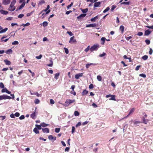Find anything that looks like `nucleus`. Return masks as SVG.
Wrapping results in <instances>:
<instances>
[{
	"instance_id": "nucleus-1",
	"label": "nucleus",
	"mask_w": 153,
	"mask_h": 153,
	"mask_svg": "<svg viewBox=\"0 0 153 153\" xmlns=\"http://www.w3.org/2000/svg\"><path fill=\"white\" fill-rule=\"evenodd\" d=\"M130 122V125L133 127H136L139 125V124L142 122L140 121H137L136 120H132Z\"/></svg>"
},
{
	"instance_id": "nucleus-2",
	"label": "nucleus",
	"mask_w": 153,
	"mask_h": 153,
	"mask_svg": "<svg viewBox=\"0 0 153 153\" xmlns=\"http://www.w3.org/2000/svg\"><path fill=\"white\" fill-rule=\"evenodd\" d=\"M99 45L98 44L94 45L90 48V51H96L99 48Z\"/></svg>"
},
{
	"instance_id": "nucleus-3",
	"label": "nucleus",
	"mask_w": 153,
	"mask_h": 153,
	"mask_svg": "<svg viewBox=\"0 0 153 153\" xmlns=\"http://www.w3.org/2000/svg\"><path fill=\"white\" fill-rule=\"evenodd\" d=\"M75 100H66L65 102L64 105L65 106H68L70 104L74 102H75Z\"/></svg>"
},
{
	"instance_id": "nucleus-4",
	"label": "nucleus",
	"mask_w": 153,
	"mask_h": 153,
	"mask_svg": "<svg viewBox=\"0 0 153 153\" xmlns=\"http://www.w3.org/2000/svg\"><path fill=\"white\" fill-rule=\"evenodd\" d=\"M7 99H11V97L10 96L5 94L0 96V100Z\"/></svg>"
},
{
	"instance_id": "nucleus-5",
	"label": "nucleus",
	"mask_w": 153,
	"mask_h": 153,
	"mask_svg": "<svg viewBox=\"0 0 153 153\" xmlns=\"http://www.w3.org/2000/svg\"><path fill=\"white\" fill-rule=\"evenodd\" d=\"M16 7L13 5L10 4L8 10L10 11H13L15 10Z\"/></svg>"
},
{
	"instance_id": "nucleus-6",
	"label": "nucleus",
	"mask_w": 153,
	"mask_h": 153,
	"mask_svg": "<svg viewBox=\"0 0 153 153\" xmlns=\"http://www.w3.org/2000/svg\"><path fill=\"white\" fill-rule=\"evenodd\" d=\"M10 2V0H2V4L4 5L8 4Z\"/></svg>"
},
{
	"instance_id": "nucleus-7",
	"label": "nucleus",
	"mask_w": 153,
	"mask_h": 153,
	"mask_svg": "<svg viewBox=\"0 0 153 153\" xmlns=\"http://www.w3.org/2000/svg\"><path fill=\"white\" fill-rule=\"evenodd\" d=\"M86 15L85 13H83L80 14L79 16L77 17V19L78 20H80L82 18L84 17Z\"/></svg>"
},
{
	"instance_id": "nucleus-8",
	"label": "nucleus",
	"mask_w": 153,
	"mask_h": 153,
	"mask_svg": "<svg viewBox=\"0 0 153 153\" xmlns=\"http://www.w3.org/2000/svg\"><path fill=\"white\" fill-rule=\"evenodd\" d=\"M102 2V1L101 2H95L94 4V7H100V5L101 3V2Z\"/></svg>"
},
{
	"instance_id": "nucleus-9",
	"label": "nucleus",
	"mask_w": 153,
	"mask_h": 153,
	"mask_svg": "<svg viewBox=\"0 0 153 153\" xmlns=\"http://www.w3.org/2000/svg\"><path fill=\"white\" fill-rule=\"evenodd\" d=\"M83 75V73H82L78 74L75 75V78L76 79H78L79 78V77L82 76Z\"/></svg>"
},
{
	"instance_id": "nucleus-10",
	"label": "nucleus",
	"mask_w": 153,
	"mask_h": 153,
	"mask_svg": "<svg viewBox=\"0 0 153 153\" xmlns=\"http://www.w3.org/2000/svg\"><path fill=\"white\" fill-rule=\"evenodd\" d=\"M1 92L2 93L6 92L7 93L10 94L11 93V92L9 91L6 88H4L1 90Z\"/></svg>"
},
{
	"instance_id": "nucleus-11",
	"label": "nucleus",
	"mask_w": 153,
	"mask_h": 153,
	"mask_svg": "<svg viewBox=\"0 0 153 153\" xmlns=\"http://www.w3.org/2000/svg\"><path fill=\"white\" fill-rule=\"evenodd\" d=\"M25 4V2L24 1L22 3L21 5L18 8H17L16 10V11H17L18 10H20L23 7H24Z\"/></svg>"
},
{
	"instance_id": "nucleus-12",
	"label": "nucleus",
	"mask_w": 153,
	"mask_h": 153,
	"mask_svg": "<svg viewBox=\"0 0 153 153\" xmlns=\"http://www.w3.org/2000/svg\"><path fill=\"white\" fill-rule=\"evenodd\" d=\"M97 26V24L95 23H93L91 24H90L88 25H87L86 26V27H96Z\"/></svg>"
},
{
	"instance_id": "nucleus-13",
	"label": "nucleus",
	"mask_w": 153,
	"mask_h": 153,
	"mask_svg": "<svg viewBox=\"0 0 153 153\" xmlns=\"http://www.w3.org/2000/svg\"><path fill=\"white\" fill-rule=\"evenodd\" d=\"M42 131L44 133H48L49 132V130L48 128H42Z\"/></svg>"
},
{
	"instance_id": "nucleus-14",
	"label": "nucleus",
	"mask_w": 153,
	"mask_h": 153,
	"mask_svg": "<svg viewBox=\"0 0 153 153\" xmlns=\"http://www.w3.org/2000/svg\"><path fill=\"white\" fill-rule=\"evenodd\" d=\"M143 123L145 124H147V123L149 121V120L147 119H146L144 117H143L142 119Z\"/></svg>"
},
{
	"instance_id": "nucleus-15",
	"label": "nucleus",
	"mask_w": 153,
	"mask_h": 153,
	"mask_svg": "<svg viewBox=\"0 0 153 153\" xmlns=\"http://www.w3.org/2000/svg\"><path fill=\"white\" fill-rule=\"evenodd\" d=\"M151 32L149 30H146L145 32L144 35L148 36L151 33Z\"/></svg>"
},
{
	"instance_id": "nucleus-16",
	"label": "nucleus",
	"mask_w": 153,
	"mask_h": 153,
	"mask_svg": "<svg viewBox=\"0 0 153 153\" xmlns=\"http://www.w3.org/2000/svg\"><path fill=\"white\" fill-rule=\"evenodd\" d=\"M0 12L1 14L4 15H7L8 13V12L6 11L1 10H0Z\"/></svg>"
},
{
	"instance_id": "nucleus-17",
	"label": "nucleus",
	"mask_w": 153,
	"mask_h": 153,
	"mask_svg": "<svg viewBox=\"0 0 153 153\" xmlns=\"http://www.w3.org/2000/svg\"><path fill=\"white\" fill-rule=\"evenodd\" d=\"M134 111V108H132L130 111L129 112V113L126 116V117H125L123 118H123H126L127 117H128L129 115L131 114Z\"/></svg>"
},
{
	"instance_id": "nucleus-18",
	"label": "nucleus",
	"mask_w": 153,
	"mask_h": 153,
	"mask_svg": "<svg viewBox=\"0 0 153 153\" xmlns=\"http://www.w3.org/2000/svg\"><path fill=\"white\" fill-rule=\"evenodd\" d=\"M75 42H76V40L74 39V36H73L70 38L69 42L70 43H74Z\"/></svg>"
},
{
	"instance_id": "nucleus-19",
	"label": "nucleus",
	"mask_w": 153,
	"mask_h": 153,
	"mask_svg": "<svg viewBox=\"0 0 153 153\" xmlns=\"http://www.w3.org/2000/svg\"><path fill=\"white\" fill-rule=\"evenodd\" d=\"M4 62H5L6 65H10L11 64V62L7 59L4 60Z\"/></svg>"
},
{
	"instance_id": "nucleus-20",
	"label": "nucleus",
	"mask_w": 153,
	"mask_h": 153,
	"mask_svg": "<svg viewBox=\"0 0 153 153\" xmlns=\"http://www.w3.org/2000/svg\"><path fill=\"white\" fill-rule=\"evenodd\" d=\"M8 30V28H5L4 29H2L0 31V33H5Z\"/></svg>"
},
{
	"instance_id": "nucleus-21",
	"label": "nucleus",
	"mask_w": 153,
	"mask_h": 153,
	"mask_svg": "<svg viewBox=\"0 0 153 153\" xmlns=\"http://www.w3.org/2000/svg\"><path fill=\"white\" fill-rule=\"evenodd\" d=\"M98 18V15L96 16L94 18L91 19V21L93 22H94Z\"/></svg>"
},
{
	"instance_id": "nucleus-22",
	"label": "nucleus",
	"mask_w": 153,
	"mask_h": 153,
	"mask_svg": "<svg viewBox=\"0 0 153 153\" xmlns=\"http://www.w3.org/2000/svg\"><path fill=\"white\" fill-rule=\"evenodd\" d=\"M50 62H51V64H47V66H49V67H52L53 65V62L52 59L51 58V59L50 60Z\"/></svg>"
},
{
	"instance_id": "nucleus-23",
	"label": "nucleus",
	"mask_w": 153,
	"mask_h": 153,
	"mask_svg": "<svg viewBox=\"0 0 153 153\" xmlns=\"http://www.w3.org/2000/svg\"><path fill=\"white\" fill-rule=\"evenodd\" d=\"M106 39L105 38L102 37L101 38V44L102 45H103L104 44L105 41Z\"/></svg>"
},
{
	"instance_id": "nucleus-24",
	"label": "nucleus",
	"mask_w": 153,
	"mask_h": 153,
	"mask_svg": "<svg viewBox=\"0 0 153 153\" xmlns=\"http://www.w3.org/2000/svg\"><path fill=\"white\" fill-rule=\"evenodd\" d=\"M88 93V91L85 89L82 92V95H85L87 94Z\"/></svg>"
},
{
	"instance_id": "nucleus-25",
	"label": "nucleus",
	"mask_w": 153,
	"mask_h": 153,
	"mask_svg": "<svg viewBox=\"0 0 153 153\" xmlns=\"http://www.w3.org/2000/svg\"><path fill=\"white\" fill-rule=\"evenodd\" d=\"M12 52V49H10L6 51V53L8 54H10V53H11Z\"/></svg>"
},
{
	"instance_id": "nucleus-26",
	"label": "nucleus",
	"mask_w": 153,
	"mask_h": 153,
	"mask_svg": "<svg viewBox=\"0 0 153 153\" xmlns=\"http://www.w3.org/2000/svg\"><path fill=\"white\" fill-rule=\"evenodd\" d=\"M31 117L33 119H34L36 117L35 111L30 115Z\"/></svg>"
},
{
	"instance_id": "nucleus-27",
	"label": "nucleus",
	"mask_w": 153,
	"mask_h": 153,
	"mask_svg": "<svg viewBox=\"0 0 153 153\" xmlns=\"http://www.w3.org/2000/svg\"><path fill=\"white\" fill-rule=\"evenodd\" d=\"M34 132L36 134H38L39 133V131L38 130V129L37 128H35L33 129Z\"/></svg>"
},
{
	"instance_id": "nucleus-28",
	"label": "nucleus",
	"mask_w": 153,
	"mask_h": 153,
	"mask_svg": "<svg viewBox=\"0 0 153 153\" xmlns=\"http://www.w3.org/2000/svg\"><path fill=\"white\" fill-rule=\"evenodd\" d=\"M35 126L36 127V128H37L38 129L40 130L42 129V128L41 127V126H42L41 124L40 125L36 124L35 125Z\"/></svg>"
},
{
	"instance_id": "nucleus-29",
	"label": "nucleus",
	"mask_w": 153,
	"mask_h": 153,
	"mask_svg": "<svg viewBox=\"0 0 153 153\" xmlns=\"http://www.w3.org/2000/svg\"><path fill=\"white\" fill-rule=\"evenodd\" d=\"M81 11L83 13H85L88 12V9L86 8L85 9H81Z\"/></svg>"
},
{
	"instance_id": "nucleus-30",
	"label": "nucleus",
	"mask_w": 153,
	"mask_h": 153,
	"mask_svg": "<svg viewBox=\"0 0 153 153\" xmlns=\"http://www.w3.org/2000/svg\"><path fill=\"white\" fill-rule=\"evenodd\" d=\"M120 29L122 31V33H123L124 31V27L123 25H121L120 26Z\"/></svg>"
},
{
	"instance_id": "nucleus-31",
	"label": "nucleus",
	"mask_w": 153,
	"mask_h": 153,
	"mask_svg": "<svg viewBox=\"0 0 153 153\" xmlns=\"http://www.w3.org/2000/svg\"><path fill=\"white\" fill-rule=\"evenodd\" d=\"M59 76V73H57L56 74H55V76H54L55 78L56 79H58V77Z\"/></svg>"
},
{
	"instance_id": "nucleus-32",
	"label": "nucleus",
	"mask_w": 153,
	"mask_h": 153,
	"mask_svg": "<svg viewBox=\"0 0 153 153\" xmlns=\"http://www.w3.org/2000/svg\"><path fill=\"white\" fill-rule=\"evenodd\" d=\"M41 125L42 126V127H45L46 126H47L48 125V124H47L45 123H41Z\"/></svg>"
},
{
	"instance_id": "nucleus-33",
	"label": "nucleus",
	"mask_w": 153,
	"mask_h": 153,
	"mask_svg": "<svg viewBox=\"0 0 153 153\" xmlns=\"http://www.w3.org/2000/svg\"><path fill=\"white\" fill-rule=\"evenodd\" d=\"M130 2H129V1H128V2H123L122 3H121V4H126V5H129V4H130Z\"/></svg>"
},
{
	"instance_id": "nucleus-34",
	"label": "nucleus",
	"mask_w": 153,
	"mask_h": 153,
	"mask_svg": "<svg viewBox=\"0 0 153 153\" xmlns=\"http://www.w3.org/2000/svg\"><path fill=\"white\" fill-rule=\"evenodd\" d=\"M111 97L109 99L110 100H115L116 99L115 98V96L113 95H111Z\"/></svg>"
},
{
	"instance_id": "nucleus-35",
	"label": "nucleus",
	"mask_w": 153,
	"mask_h": 153,
	"mask_svg": "<svg viewBox=\"0 0 153 153\" xmlns=\"http://www.w3.org/2000/svg\"><path fill=\"white\" fill-rule=\"evenodd\" d=\"M148 58V56L147 55H144L143 56H142V58L144 60H146Z\"/></svg>"
},
{
	"instance_id": "nucleus-36",
	"label": "nucleus",
	"mask_w": 153,
	"mask_h": 153,
	"mask_svg": "<svg viewBox=\"0 0 153 153\" xmlns=\"http://www.w3.org/2000/svg\"><path fill=\"white\" fill-rule=\"evenodd\" d=\"M19 42L17 41H15L14 42L12 43L13 45H16L19 44Z\"/></svg>"
},
{
	"instance_id": "nucleus-37",
	"label": "nucleus",
	"mask_w": 153,
	"mask_h": 153,
	"mask_svg": "<svg viewBox=\"0 0 153 153\" xmlns=\"http://www.w3.org/2000/svg\"><path fill=\"white\" fill-rule=\"evenodd\" d=\"M97 79L99 81H100L102 80V77L100 75H98L97 76Z\"/></svg>"
},
{
	"instance_id": "nucleus-38",
	"label": "nucleus",
	"mask_w": 153,
	"mask_h": 153,
	"mask_svg": "<svg viewBox=\"0 0 153 153\" xmlns=\"http://www.w3.org/2000/svg\"><path fill=\"white\" fill-rule=\"evenodd\" d=\"M43 25L44 27H45L48 25V23L47 22H44L43 23Z\"/></svg>"
},
{
	"instance_id": "nucleus-39",
	"label": "nucleus",
	"mask_w": 153,
	"mask_h": 153,
	"mask_svg": "<svg viewBox=\"0 0 153 153\" xmlns=\"http://www.w3.org/2000/svg\"><path fill=\"white\" fill-rule=\"evenodd\" d=\"M79 112L77 111H75L74 112V115L75 116H78L79 115Z\"/></svg>"
},
{
	"instance_id": "nucleus-40",
	"label": "nucleus",
	"mask_w": 153,
	"mask_h": 153,
	"mask_svg": "<svg viewBox=\"0 0 153 153\" xmlns=\"http://www.w3.org/2000/svg\"><path fill=\"white\" fill-rule=\"evenodd\" d=\"M0 88H4V86L2 82H1L0 83Z\"/></svg>"
},
{
	"instance_id": "nucleus-41",
	"label": "nucleus",
	"mask_w": 153,
	"mask_h": 153,
	"mask_svg": "<svg viewBox=\"0 0 153 153\" xmlns=\"http://www.w3.org/2000/svg\"><path fill=\"white\" fill-rule=\"evenodd\" d=\"M110 9L109 7H107L105 10H104L103 11V13H105L107 12Z\"/></svg>"
},
{
	"instance_id": "nucleus-42",
	"label": "nucleus",
	"mask_w": 153,
	"mask_h": 153,
	"mask_svg": "<svg viewBox=\"0 0 153 153\" xmlns=\"http://www.w3.org/2000/svg\"><path fill=\"white\" fill-rule=\"evenodd\" d=\"M60 128H56L55 129V131L56 132L58 133H59V131L60 130Z\"/></svg>"
},
{
	"instance_id": "nucleus-43",
	"label": "nucleus",
	"mask_w": 153,
	"mask_h": 153,
	"mask_svg": "<svg viewBox=\"0 0 153 153\" xmlns=\"http://www.w3.org/2000/svg\"><path fill=\"white\" fill-rule=\"evenodd\" d=\"M45 3V1L43 0H42L40 1V2H39V5H41L42 4H44Z\"/></svg>"
},
{
	"instance_id": "nucleus-44",
	"label": "nucleus",
	"mask_w": 153,
	"mask_h": 153,
	"mask_svg": "<svg viewBox=\"0 0 153 153\" xmlns=\"http://www.w3.org/2000/svg\"><path fill=\"white\" fill-rule=\"evenodd\" d=\"M39 102H40V101H39V99H36V100H35L34 101V103L36 104H38L39 103Z\"/></svg>"
},
{
	"instance_id": "nucleus-45",
	"label": "nucleus",
	"mask_w": 153,
	"mask_h": 153,
	"mask_svg": "<svg viewBox=\"0 0 153 153\" xmlns=\"http://www.w3.org/2000/svg\"><path fill=\"white\" fill-rule=\"evenodd\" d=\"M48 139L50 140H52L53 138V137L52 135H50L48 136Z\"/></svg>"
},
{
	"instance_id": "nucleus-46",
	"label": "nucleus",
	"mask_w": 153,
	"mask_h": 153,
	"mask_svg": "<svg viewBox=\"0 0 153 153\" xmlns=\"http://www.w3.org/2000/svg\"><path fill=\"white\" fill-rule=\"evenodd\" d=\"M16 2V0H13L11 1L10 4L14 5Z\"/></svg>"
},
{
	"instance_id": "nucleus-47",
	"label": "nucleus",
	"mask_w": 153,
	"mask_h": 153,
	"mask_svg": "<svg viewBox=\"0 0 153 153\" xmlns=\"http://www.w3.org/2000/svg\"><path fill=\"white\" fill-rule=\"evenodd\" d=\"M64 49L65 51V53L67 54H68L69 53V51L68 49L66 48H64Z\"/></svg>"
},
{
	"instance_id": "nucleus-48",
	"label": "nucleus",
	"mask_w": 153,
	"mask_h": 153,
	"mask_svg": "<svg viewBox=\"0 0 153 153\" xmlns=\"http://www.w3.org/2000/svg\"><path fill=\"white\" fill-rule=\"evenodd\" d=\"M139 76H140L142 77L143 78H146V74H140L139 75Z\"/></svg>"
},
{
	"instance_id": "nucleus-49",
	"label": "nucleus",
	"mask_w": 153,
	"mask_h": 153,
	"mask_svg": "<svg viewBox=\"0 0 153 153\" xmlns=\"http://www.w3.org/2000/svg\"><path fill=\"white\" fill-rule=\"evenodd\" d=\"M50 8V6L49 5H48L47 7V8L46 9L43 10V11H44V12H46Z\"/></svg>"
},
{
	"instance_id": "nucleus-50",
	"label": "nucleus",
	"mask_w": 153,
	"mask_h": 153,
	"mask_svg": "<svg viewBox=\"0 0 153 153\" xmlns=\"http://www.w3.org/2000/svg\"><path fill=\"white\" fill-rule=\"evenodd\" d=\"M24 16V15L23 14H21L19 15L18 16L19 18H22Z\"/></svg>"
},
{
	"instance_id": "nucleus-51",
	"label": "nucleus",
	"mask_w": 153,
	"mask_h": 153,
	"mask_svg": "<svg viewBox=\"0 0 153 153\" xmlns=\"http://www.w3.org/2000/svg\"><path fill=\"white\" fill-rule=\"evenodd\" d=\"M42 56L41 54H40L39 56H36V58L38 59H41Z\"/></svg>"
},
{
	"instance_id": "nucleus-52",
	"label": "nucleus",
	"mask_w": 153,
	"mask_h": 153,
	"mask_svg": "<svg viewBox=\"0 0 153 153\" xmlns=\"http://www.w3.org/2000/svg\"><path fill=\"white\" fill-rule=\"evenodd\" d=\"M123 58L126 59H129V62H131V58L127 57L126 55L123 56Z\"/></svg>"
},
{
	"instance_id": "nucleus-53",
	"label": "nucleus",
	"mask_w": 153,
	"mask_h": 153,
	"mask_svg": "<svg viewBox=\"0 0 153 153\" xmlns=\"http://www.w3.org/2000/svg\"><path fill=\"white\" fill-rule=\"evenodd\" d=\"M30 23L29 22L27 23L26 24H22L21 25L23 26L24 27L28 26L30 25Z\"/></svg>"
},
{
	"instance_id": "nucleus-54",
	"label": "nucleus",
	"mask_w": 153,
	"mask_h": 153,
	"mask_svg": "<svg viewBox=\"0 0 153 153\" xmlns=\"http://www.w3.org/2000/svg\"><path fill=\"white\" fill-rule=\"evenodd\" d=\"M145 42L147 45H149L150 43V40L147 39L145 40Z\"/></svg>"
},
{
	"instance_id": "nucleus-55",
	"label": "nucleus",
	"mask_w": 153,
	"mask_h": 153,
	"mask_svg": "<svg viewBox=\"0 0 153 153\" xmlns=\"http://www.w3.org/2000/svg\"><path fill=\"white\" fill-rule=\"evenodd\" d=\"M81 125V123L80 122H79L76 125V127H77L79 126H80Z\"/></svg>"
},
{
	"instance_id": "nucleus-56",
	"label": "nucleus",
	"mask_w": 153,
	"mask_h": 153,
	"mask_svg": "<svg viewBox=\"0 0 153 153\" xmlns=\"http://www.w3.org/2000/svg\"><path fill=\"white\" fill-rule=\"evenodd\" d=\"M116 6L114 5H113L112 6L111 8V11H112L114 10V9L116 8Z\"/></svg>"
},
{
	"instance_id": "nucleus-57",
	"label": "nucleus",
	"mask_w": 153,
	"mask_h": 153,
	"mask_svg": "<svg viewBox=\"0 0 153 153\" xmlns=\"http://www.w3.org/2000/svg\"><path fill=\"white\" fill-rule=\"evenodd\" d=\"M73 5V2H71V4L68 5L67 7V8L68 9H69V8L71 7Z\"/></svg>"
},
{
	"instance_id": "nucleus-58",
	"label": "nucleus",
	"mask_w": 153,
	"mask_h": 153,
	"mask_svg": "<svg viewBox=\"0 0 153 153\" xmlns=\"http://www.w3.org/2000/svg\"><path fill=\"white\" fill-rule=\"evenodd\" d=\"M89 88L90 89H92L94 88L93 85L92 84H91L89 86Z\"/></svg>"
},
{
	"instance_id": "nucleus-59",
	"label": "nucleus",
	"mask_w": 153,
	"mask_h": 153,
	"mask_svg": "<svg viewBox=\"0 0 153 153\" xmlns=\"http://www.w3.org/2000/svg\"><path fill=\"white\" fill-rule=\"evenodd\" d=\"M14 115L16 117H19L20 115V114L19 112H16L15 114Z\"/></svg>"
},
{
	"instance_id": "nucleus-60",
	"label": "nucleus",
	"mask_w": 153,
	"mask_h": 153,
	"mask_svg": "<svg viewBox=\"0 0 153 153\" xmlns=\"http://www.w3.org/2000/svg\"><path fill=\"white\" fill-rule=\"evenodd\" d=\"M25 118V117L24 115H22L21 116H20L19 117V118L20 120H23Z\"/></svg>"
},
{
	"instance_id": "nucleus-61",
	"label": "nucleus",
	"mask_w": 153,
	"mask_h": 153,
	"mask_svg": "<svg viewBox=\"0 0 153 153\" xmlns=\"http://www.w3.org/2000/svg\"><path fill=\"white\" fill-rule=\"evenodd\" d=\"M143 34V32H139L138 33L137 35L139 36H142Z\"/></svg>"
},
{
	"instance_id": "nucleus-62",
	"label": "nucleus",
	"mask_w": 153,
	"mask_h": 153,
	"mask_svg": "<svg viewBox=\"0 0 153 153\" xmlns=\"http://www.w3.org/2000/svg\"><path fill=\"white\" fill-rule=\"evenodd\" d=\"M105 55H106V53H105L103 52L102 54H100L99 55V56L100 57H102L105 56Z\"/></svg>"
},
{
	"instance_id": "nucleus-63",
	"label": "nucleus",
	"mask_w": 153,
	"mask_h": 153,
	"mask_svg": "<svg viewBox=\"0 0 153 153\" xmlns=\"http://www.w3.org/2000/svg\"><path fill=\"white\" fill-rule=\"evenodd\" d=\"M67 33L71 36H72L73 35V34L71 31H67Z\"/></svg>"
},
{
	"instance_id": "nucleus-64",
	"label": "nucleus",
	"mask_w": 153,
	"mask_h": 153,
	"mask_svg": "<svg viewBox=\"0 0 153 153\" xmlns=\"http://www.w3.org/2000/svg\"><path fill=\"white\" fill-rule=\"evenodd\" d=\"M50 103L51 104H53L54 103V101L53 99H51L50 100Z\"/></svg>"
}]
</instances>
